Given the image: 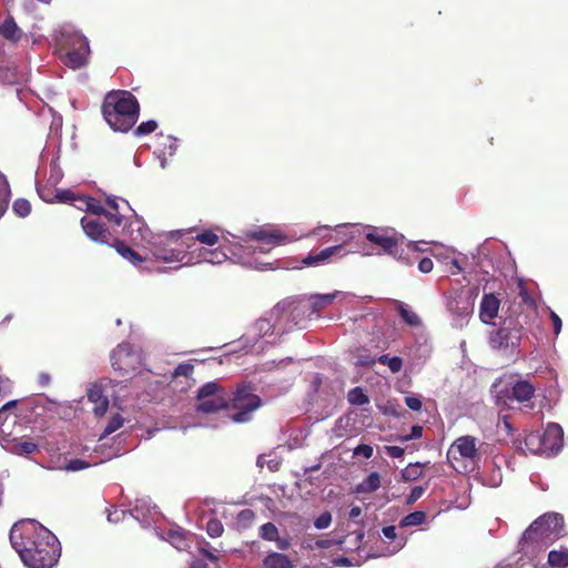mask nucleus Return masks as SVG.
<instances>
[{
	"instance_id": "nucleus-1",
	"label": "nucleus",
	"mask_w": 568,
	"mask_h": 568,
	"mask_svg": "<svg viewBox=\"0 0 568 568\" xmlns=\"http://www.w3.org/2000/svg\"><path fill=\"white\" fill-rule=\"evenodd\" d=\"M10 542L28 568H52L60 557L58 538L32 519L17 521L10 530Z\"/></svg>"
},
{
	"instance_id": "nucleus-2",
	"label": "nucleus",
	"mask_w": 568,
	"mask_h": 568,
	"mask_svg": "<svg viewBox=\"0 0 568 568\" xmlns=\"http://www.w3.org/2000/svg\"><path fill=\"white\" fill-rule=\"evenodd\" d=\"M101 112L112 130L125 133L138 122L140 104L130 91L112 90L104 95Z\"/></svg>"
},
{
	"instance_id": "nucleus-3",
	"label": "nucleus",
	"mask_w": 568,
	"mask_h": 568,
	"mask_svg": "<svg viewBox=\"0 0 568 568\" xmlns=\"http://www.w3.org/2000/svg\"><path fill=\"white\" fill-rule=\"evenodd\" d=\"M227 400V409L234 410L230 418L237 424L250 422L252 414L262 405L260 396L254 393L251 384L239 385Z\"/></svg>"
},
{
	"instance_id": "nucleus-4",
	"label": "nucleus",
	"mask_w": 568,
	"mask_h": 568,
	"mask_svg": "<svg viewBox=\"0 0 568 568\" xmlns=\"http://www.w3.org/2000/svg\"><path fill=\"white\" fill-rule=\"evenodd\" d=\"M113 369L123 378L139 374L144 366V354L130 343L119 344L110 355Z\"/></svg>"
},
{
	"instance_id": "nucleus-5",
	"label": "nucleus",
	"mask_w": 568,
	"mask_h": 568,
	"mask_svg": "<svg viewBox=\"0 0 568 568\" xmlns=\"http://www.w3.org/2000/svg\"><path fill=\"white\" fill-rule=\"evenodd\" d=\"M525 324L526 321L521 322L519 317L517 320H514L513 317L504 318L500 327L489 333V346L497 351H506L508 348L517 347L520 343Z\"/></svg>"
},
{
	"instance_id": "nucleus-6",
	"label": "nucleus",
	"mask_w": 568,
	"mask_h": 568,
	"mask_svg": "<svg viewBox=\"0 0 568 568\" xmlns=\"http://www.w3.org/2000/svg\"><path fill=\"white\" fill-rule=\"evenodd\" d=\"M245 235L248 240L258 243L256 246H250L253 248L254 253L258 252L265 254L271 252L275 246L284 245L290 242V237L285 233L271 225L246 231Z\"/></svg>"
},
{
	"instance_id": "nucleus-7",
	"label": "nucleus",
	"mask_w": 568,
	"mask_h": 568,
	"mask_svg": "<svg viewBox=\"0 0 568 568\" xmlns=\"http://www.w3.org/2000/svg\"><path fill=\"white\" fill-rule=\"evenodd\" d=\"M359 233V230L355 226L347 227V232L344 233V241L342 244L325 247L318 252H310L307 256L302 260L304 266H320L326 263H331L334 258H342L347 255L348 251L345 250V243L352 241Z\"/></svg>"
},
{
	"instance_id": "nucleus-8",
	"label": "nucleus",
	"mask_w": 568,
	"mask_h": 568,
	"mask_svg": "<svg viewBox=\"0 0 568 568\" xmlns=\"http://www.w3.org/2000/svg\"><path fill=\"white\" fill-rule=\"evenodd\" d=\"M564 517L558 514H547L536 519L528 528L529 538L554 539L561 535Z\"/></svg>"
},
{
	"instance_id": "nucleus-9",
	"label": "nucleus",
	"mask_w": 568,
	"mask_h": 568,
	"mask_svg": "<svg viewBox=\"0 0 568 568\" xmlns=\"http://www.w3.org/2000/svg\"><path fill=\"white\" fill-rule=\"evenodd\" d=\"M364 237L377 245L383 253L389 255L398 253V237L395 234H390L387 230L368 226Z\"/></svg>"
},
{
	"instance_id": "nucleus-10",
	"label": "nucleus",
	"mask_w": 568,
	"mask_h": 568,
	"mask_svg": "<svg viewBox=\"0 0 568 568\" xmlns=\"http://www.w3.org/2000/svg\"><path fill=\"white\" fill-rule=\"evenodd\" d=\"M80 223L84 234L90 240L100 244H111L112 233L98 217L83 216Z\"/></svg>"
},
{
	"instance_id": "nucleus-11",
	"label": "nucleus",
	"mask_w": 568,
	"mask_h": 568,
	"mask_svg": "<svg viewBox=\"0 0 568 568\" xmlns=\"http://www.w3.org/2000/svg\"><path fill=\"white\" fill-rule=\"evenodd\" d=\"M483 446L484 444H479L476 437L465 435L456 438L450 449L457 452L462 458L477 463L480 459V450Z\"/></svg>"
},
{
	"instance_id": "nucleus-12",
	"label": "nucleus",
	"mask_w": 568,
	"mask_h": 568,
	"mask_svg": "<svg viewBox=\"0 0 568 568\" xmlns=\"http://www.w3.org/2000/svg\"><path fill=\"white\" fill-rule=\"evenodd\" d=\"M540 436L545 455L557 454L562 447L564 432L558 424H548L546 429L540 433Z\"/></svg>"
},
{
	"instance_id": "nucleus-13",
	"label": "nucleus",
	"mask_w": 568,
	"mask_h": 568,
	"mask_svg": "<svg viewBox=\"0 0 568 568\" xmlns=\"http://www.w3.org/2000/svg\"><path fill=\"white\" fill-rule=\"evenodd\" d=\"M79 201L87 212L98 216L104 215L110 223H113L116 226H121L123 224L124 216L122 214L106 211L97 199L83 195L79 196Z\"/></svg>"
},
{
	"instance_id": "nucleus-14",
	"label": "nucleus",
	"mask_w": 568,
	"mask_h": 568,
	"mask_svg": "<svg viewBox=\"0 0 568 568\" xmlns=\"http://www.w3.org/2000/svg\"><path fill=\"white\" fill-rule=\"evenodd\" d=\"M500 301L494 294H484L479 306V318L485 324H493V320L497 317Z\"/></svg>"
},
{
	"instance_id": "nucleus-15",
	"label": "nucleus",
	"mask_w": 568,
	"mask_h": 568,
	"mask_svg": "<svg viewBox=\"0 0 568 568\" xmlns=\"http://www.w3.org/2000/svg\"><path fill=\"white\" fill-rule=\"evenodd\" d=\"M152 254L156 260L163 262H182L186 257L184 251L164 243H155L152 248Z\"/></svg>"
},
{
	"instance_id": "nucleus-16",
	"label": "nucleus",
	"mask_w": 568,
	"mask_h": 568,
	"mask_svg": "<svg viewBox=\"0 0 568 568\" xmlns=\"http://www.w3.org/2000/svg\"><path fill=\"white\" fill-rule=\"evenodd\" d=\"M199 404L196 406V410L204 414H213L221 409L229 408V400L225 395H219L214 397H205L197 399Z\"/></svg>"
},
{
	"instance_id": "nucleus-17",
	"label": "nucleus",
	"mask_w": 568,
	"mask_h": 568,
	"mask_svg": "<svg viewBox=\"0 0 568 568\" xmlns=\"http://www.w3.org/2000/svg\"><path fill=\"white\" fill-rule=\"evenodd\" d=\"M88 398L94 403L93 413L98 417H102L109 407V399L103 394L101 386L94 385L88 390Z\"/></svg>"
},
{
	"instance_id": "nucleus-18",
	"label": "nucleus",
	"mask_w": 568,
	"mask_h": 568,
	"mask_svg": "<svg viewBox=\"0 0 568 568\" xmlns=\"http://www.w3.org/2000/svg\"><path fill=\"white\" fill-rule=\"evenodd\" d=\"M535 395V387L527 381H518L511 388V398L519 403L530 400Z\"/></svg>"
},
{
	"instance_id": "nucleus-19",
	"label": "nucleus",
	"mask_w": 568,
	"mask_h": 568,
	"mask_svg": "<svg viewBox=\"0 0 568 568\" xmlns=\"http://www.w3.org/2000/svg\"><path fill=\"white\" fill-rule=\"evenodd\" d=\"M292 560L284 554L270 552L262 562V568H293Z\"/></svg>"
},
{
	"instance_id": "nucleus-20",
	"label": "nucleus",
	"mask_w": 568,
	"mask_h": 568,
	"mask_svg": "<svg viewBox=\"0 0 568 568\" xmlns=\"http://www.w3.org/2000/svg\"><path fill=\"white\" fill-rule=\"evenodd\" d=\"M196 258L199 263L206 262L211 264H222L227 260V256L223 251L219 248L211 250L202 247L199 248Z\"/></svg>"
},
{
	"instance_id": "nucleus-21",
	"label": "nucleus",
	"mask_w": 568,
	"mask_h": 568,
	"mask_svg": "<svg viewBox=\"0 0 568 568\" xmlns=\"http://www.w3.org/2000/svg\"><path fill=\"white\" fill-rule=\"evenodd\" d=\"M88 51H89V45H88V43L83 42L80 49L69 51L65 54V64L73 69L84 65L87 62Z\"/></svg>"
},
{
	"instance_id": "nucleus-22",
	"label": "nucleus",
	"mask_w": 568,
	"mask_h": 568,
	"mask_svg": "<svg viewBox=\"0 0 568 568\" xmlns=\"http://www.w3.org/2000/svg\"><path fill=\"white\" fill-rule=\"evenodd\" d=\"M110 246H113L115 251L125 260H129L134 265H138L143 258L131 247H129L123 241L112 239Z\"/></svg>"
},
{
	"instance_id": "nucleus-23",
	"label": "nucleus",
	"mask_w": 568,
	"mask_h": 568,
	"mask_svg": "<svg viewBox=\"0 0 568 568\" xmlns=\"http://www.w3.org/2000/svg\"><path fill=\"white\" fill-rule=\"evenodd\" d=\"M303 308L304 305L300 300H286L276 305L277 311L282 310L283 312L290 313V315L293 317V321H295V324H300L301 318L297 317L301 313L304 312Z\"/></svg>"
},
{
	"instance_id": "nucleus-24",
	"label": "nucleus",
	"mask_w": 568,
	"mask_h": 568,
	"mask_svg": "<svg viewBox=\"0 0 568 568\" xmlns=\"http://www.w3.org/2000/svg\"><path fill=\"white\" fill-rule=\"evenodd\" d=\"M0 33L3 38L13 42H17L21 38V31L12 17H8L0 26Z\"/></svg>"
},
{
	"instance_id": "nucleus-25",
	"label": "nucleus",
	"mask_w": 568,
	"mask_h": 568,
	"mask_svg": "<svg viewBox=\"0 0 568 568\" xmlns=\"http://www.w3.org/2000/svg\"><path fill=\"white\" fill-rule=\"evenodd\" d=\"M381 486V476L378 473H371L362 483L356 486V491L361 494H371Z\"/></svg>"
},
{
	"instance_id": "nucleus-26",
	"label": "nucleus",
	"mask_w": 568,
	"mask_h": 568,
	"mask_svg": "<svg viewBox=\"0 0 568 568\" xmlns=\"http://www.w3.org/2000/svg\"><path fill=\"white\" fill-rule=\"evenodd\" d=\"M336 294L337 293L311 295L310 302L312 313H318L322 310L326 308L328 305H331L336 298Z\"/></svg>"
},
{
	"instance_id": "nucleus-27",
	"label": "nucleus",
	"mask_w": 568,
	"mask_h": 568,
	"mask_svg": "<svg viewBox=\"0 0 568 568\" xmlns=\"http://www.w3.org/2000/svg\"><path fill=\"white\" fill-rule=\"evenodd\" d=\"M397 311L402 320L409 326L416 327L422 324L420 317L403 302L397 303Z\"/></svg>"
},
{
	"instance_id": "nucleus-28",
	"label": "nucleus",
	"mask_w": 568,
	"mask_h": 568,
	"mask_svg": "<svg viewBox=\"0 0 568 568\" xmlns=\"http://www.w3.org/2000/svg\"><path fill=\"white\" fill-rule=\"evenodd\" d=\"M10 185L3 173L0 172V217L4 214L8 209L10 201Z\"/></svg>"
},
{
	"instance_id": "nucleus-29",
	"label": "nucleus",
	"mask_w": 568,
	"mask_h": 568,
	"mask_svg": "<svg viewBox=\"0 0 568 568\" xmlns=\"http://www.w3.org/2000/svg\"><path fill=\"white\" fill-rule=\"evenodd\" d=\"M525 446L532 454H545L540 432H531L525 437Z\"/></svg>"
},
{
	"instance_id": "nucleus-30",
	"label": "nucleus",
	"mask_w": 568,
	"mask_h": 568,
	"mask_svg": "<svg viewBox=\"0 0 568 568\" xmlns=\"http://www.w3.org/2000/svg\"><path fill=\"white\" fill-rule=\"evenodd\" d=\"M168 540L179 550H184L189 544L186 532L183 529H172L168 532Z\"/></svg>"
},
{
	"instance_id": "nucleus-31",
	"label": "nucleus",
	"mask_w": 568,
	"mask_h": 568,
	"mask_svg": "<svg viewBox=\"0 0 568 568\" xmlns=\"http://www.w3.org/2000/svg\"><path fill=\"white\" fill-rule=\"evenodd\" d=\"M548 564L552 567L566 568L568 566V550H551L548 554Z\"/></svg>"
},
{
	"instance_id": "nucleus-32",
	"label": "nucleus",
	"mask_w": 568,
	"mask_h": 568,
	"mask_svg": "<svg viewBox=\"0 0 568 568\" xmlns=\"http://www.w3.org/2000/svg\"><path fill=\"white\" fill-rule=\"evenodd\" d=\"M219 395H224L221 386L215 382H209L200 387L196 399H205V397H214Z\"/></svg>"
},
{
	"instance_id": "nucleus-33",
	"label": "nucleus",
	"mask_w": 568,
	"mask_h": 568,
	"mask_svg": "<svg viewBox=\"0 0 568 568\" xmlns=\"http://www.w3.org/2000/svg\"><path fill=\"white\" fill-rule=\"evenodd\" d=\"M382 531L387 539L393 541V548L390 550L392 554L398 551L404 547L405 540L404 538H397L395 526L383 527Z\"/></svg>"
},
{
	"instance_id": "nucleus-34",
	"label": "nucleus",
	"mask_w": 568,
	"mask_h": 568,
	"mask_svg": "<svg viewBox=\"0 0 568 568\" xmlns=\"http://www.w3.org/2000/svg\"><path fill=\"white\" fill-rule=\"evenodd\" d=\"M426 520V514L424 511L417 510L413 511L405 517L402 518L399 526L400 527H412L422 525Z\"/></svg>"
},
{
	"instance_id": "nucleus-35",
	"label": "nucleus",
	"mask_w": 568,
	"mask_h": 568,
	"mask_svg": "<svg viewBox=\"0 0 568 568\" xmlns=\"http://www.w3.org/2000/svg\"><path fill=\"white\" fill-rule=\"evenodd\" d=\"M347 400L352 405L362 406L369 402L368 396L364 393L362 387H354L347 394Z\"/></svg>"
},
{
	"instance_id": "nucleus-36",
	"label": "nucleus",
	"mask_w": 568,
	"mask_h": 568,
	"mask_svg": "<svg viewBox=\"0 0 568 568\" xmlns=\"http://www.w3.org/2000/svg\"><path fill=\"white\" fill-rule=\"evenodd\" d=\"M420 463L409 464L404 470H402V478L405 481H414L423 475V468Z\"/></svg>"
},
{
	"instance_id": "nucleus-37",
	"label": "nucleus",
	"mask_w": 568,
	"mask_h": 568,
	"mask_svg": "<svg viewBox=\"0 0 568 568\" xmlns=\"http://www.w3.org/2000/svg\"><path fill=\"white\" fill-rule=\"evenodd\" d=\"M255 518V513L252 509H243L237 514L236 525L240 529H247L251 527Z\"/></svg>"
},
{
	"instance_id": "nucleus-38",
	"label": "nucleus",
	"mask_w": 568,
	"mask_h": 568,
	"mask_svg": "<svg viewBox=\"0 0 568 568\" xmlns=\"http://www.w3.org/2000/svg\"><path fill=\"white\" fill-rule=\"evenodd\" d=\"M278 534V529L273 523L263 524L258 530L260 537L267 541L277 540Z\"/></svg>"
},
{
	"instance_id": "nucleus-39",
	"label": "nucleus",
	"mask_w": 568,
	"mask_h": 568,
	"mask_svg": "<svg viewBox=\"0 0 568 568\" xmlns=\"http://www.w3.org/2000/svg\"><path fill=\"white\" fill-rule=\"evenodd\" d=\"M124 418L121 414H114L109 419L101 438L106 437L123 426Z\"/></svg>"
},
{
	"instance_id": "nucleus-40",
	"label": "nucleus",
	"mask_w": 568,
	"mask_h": 568,
	"mask_svg": "<svg viewBox=\"0 0 568 568\" xmlns=\"http://www.w3.org/2000/svg\"><path fill=\"white\" fill-rule=\"evenodd\" d=\"M202 244H206L209 246H213L219 242V235L214 233L212 230H205L201 233H197L195 236H192Z\"/></svg>"
},
{
	"instance_id": "nucleus-41",
	"label": "nucleus",
	"mask_w": 568,
	"mask_h": 568,
	"mask_svg": "<svg viewBox=\"0 0 568 568\" xmlns=\"http://www.w3.org/2000/svg\"><path fill=\"white\" fill-rule=\"evenodd\" d=\"M224 531L223 524L217 518H211L206 523V532L212 538H217L222 536Z\"/></svg>"
},
{
	"instance_id": "nucleus-42",
	"label": "nucleus",
	"mask_w": 568,
	"mask_h": 568,
	"mask_svg": "<svg viewBox=\"0 0 568 568\" xmlns=\"http://www.w3.org/2000/svg\"><path fill=\"white\" fill-rule=\"evenodd\" d=\"M13 212L20 216L26 217L31 213V204L26 199H17L12 205Z\"/></svg>"
},
{
	"instance_id": "nucleus-43",
	"label": "nucleus",
	"mask_w": 568,
	"mask_h": 568,
	"mask_svg": "<svg viewBox=\"0 0 568 568\" xmlns=\"http://www.w3.org/2000/svg\"><path fill=\"white\" fill-rule=\"evenodd\" d=\"M38 450V445L31 440L20 442L17 445H14V452L19 455H30Z\"/></svg>"
},
{
	"instance_id": "nucleus-44",
	"label": "nucleus",
	"mask_w": 568,
	"mask_h": 568,
	"mask_svg": "<svg viewBox=\"0 0 568 568\" xmlns=\"http://www.w3.org/2000/svg\"><path fill=\"white\" fill-rule=\"evenodd\" d=\"M460 302L455 300L449 303V311L460 317H466L470 313V307L467 302H463L462 306L459 305Z\"/></svg>"
},
{
	"instance_id": "nucleus-45",
	"label": "nucleus",
	"mask_w": 568,
	"mask_h": 568,
	"mask_svg": "<svg viewBox=\"0 0 568 568\" xmlns=\"http://www.w3.org/2000/svg\"><path fill=\"white\" fill-rule=\"evenodd\" d=\"M158 129V123L154 120H149L139 124L134 130V135L141 136L154 132Z\"/></svg>"
},
{
	"instance_id": "nucleus-46",
	"label": "nucleus",
	"mask_w": 568,
	"mask_h": 568,
	"mask_svg": "<svg viewBox=\"0 0 568 568\" xmlns=\"http://www.w3.org/2000/svg\"><path fill=\"white\" fill-rule=\"evenodd\" d=\"M424 428L420 425H414L410 428V433L408 435H403L397 438L398 442L405 443L412 439H418L423 436Z\"/></svg>"
},
{
	"instance_id": "nucleus-47",
	"label": "nucleus",
	"mask_w": 568,
	"mask_h": 568,
	"mask_svg": "<svg viewBox=\"0 0 568 568\" xmlns=\"http://www.w3.org/2000/svg\"><path fill=\"white\" fill-rule=\"evenodd\" d=\"M194 372V366L190 363H182V364H179L174 372H173V376L174 377H179V376H184V377H190Z\"/></svg>"
},
{
	"instance_id": "nucleus-48",
	"label": "nucleus",
	"mask_w": 568,
	"mask_h": 568,
	"mask_svg": "<svg viewBox=\"0 0 568 568\" xmlns=\"http://www.w3.org/2000/svg\"><path fill=\"white\" fill-rule=\"evenodd\" d=\"M89 467H90V464L88 462H85L83 459H79V458L71 459L65 465V469L69 471H79L82 469H87Z\"/></svg>"
},
{
	"instance_id": "nucleus-49",
	"label": "nucleus",
	"mask_w": 568,
	"mask_h": 568,
	"mask_svg": "<svg viewBox=\"0 0 568 568\" xmlns=\"http://www.w3.org/2000/svg\"><path fill=\"white\" fill-rule=\"evenodd\" d=\"M332 523V515L329 511L322 513L314 521V526L317 529L327 528Z\"/></svg>"
},
{
	"instance_id": "nucleus-50",
	"label": "nucleus",
	"mask_w": 568,
	"mask_h": 568,
	"mask_svg": "<svg viewBox=\"0 0 568 568\" xmlns=\"http://www.w3.org/2000/svg\"><path fill=\"white\" fill-rule=\"evenodd\" d=\"M105 511L108 520L114 524L121 521L125 516V513L123 510H120L115 507L106 508Z\"/></svg>"
},
{
	"instance_id": "nucleus-51",
	"label": "nucleus",
	"mask_w": 568,
	"mask_h": 568,
	"mask_svg": "<svg viewBox=\"0 0 568 568\" xmlns=\"http://www.w3.org/2000/svg\"><path fill=\"white\" fill-rule=\"evenodd\" d=\"M374 449L371 445L367 444H361L356 446L353 450L354 456H363L366 459L371 458L373 456Z\"/></svg>"
},
{
	"instance_id": "nucleus-52",
	"label": "nucleus",
	"mask_w": 568,
	"mask_h": 568,
	"mask_svg": "<svg viewBox=\"0 0 568 568\" xmlns=\"http://www.w3.org/2000/svg\"><path fill=\"white\" fill-rule=\"evenodd\" d=\"M55 199L59 202H72V201H79V196H75V194L70 190H60L55 194Z\"/></svg>"
},
{
	"instance_id": "nucleus-53",
	"label": "nucleus",
	"mask_w": 568,
	"mask_h": 568,
	"mask_svg": "<svg viewBox=\"0 0 568 568\" xmlns=\"http://www.w3.org/2000/svg\"><path fill=\"white\" fill-rule=\"evenodd\" d=\"M405 404L409 409L415 410V412H419L423 406L422 400L416 396H406Z\"/></svg>"
},
{
	"instance_id": "nucleus-54",
	"label": "nucleus",
	"mask_w": 568,
	"mask_h": 568,
	"mask_svg": "<svg viewBox=\"0 0 568 568\" xmlns=\"http://www.w3.org/2000/svg\"><path fill=\"white\" fill-rule=\"evenodd\" d=\"M387 366L392 373H398L403 368V359L399 356H393Z\"/></svg>"
},
{
	"instance_id": "nucleus-55",
	"label": "nucleus",
	"mask_w": 568,
	"mask_h": 568,
	"mask_svg": "<svg viewBox=\"0 0 568 568\" xmlns=\"http://www.w3.org/2000/svg\"><path fill=\"white\" fill-rule=\"evenodd\" d=\"M425 491V488L422 486H415L412 488L410 494L407 498L408 504L415 503L417 499H419Z\"/></svg>"
},
{
	"instance_id": "nucleus-56",
	"label": "nucleus",
	"mask_w": 568,
	"mask_h": 568,
	"mask_svg": "<svg viewBox=\"0 0 568 568\" xmlns=\"http://www.w3.org/2000/svg\"><path fill=\"white\" fill-rule=\"evenodd\" d=\"M387 455L392 458H402L405 449L399 446H385Z\"/></svg>"
},
{
	"instance_id": "nucleus-57",
	"label": "nucleus",
	"mask_w": 568,
	"mask_h": 568,
	"mask_svg": "<svg viewBox=\"0 0 568 568\" xmlns=\"http://www.w3.org/2000/svg\"><path fill=\"white\" fill-rule=\"evenodd\" d=\"M433 266H434L433 261L429 257H423L418 262V270L422 273H429L433 270Z\"/></svg>"
},
{
	"instance_id": "nucleus-58",
	"label": "nucleus",
	"mask_w": 568,
	"mask_h": 568,
	"mask_svg": "<svg viewBox=\"0 0 568 568\" xmlns=\"http://www.w3.org/2000/svg\"><path fill=\"white\" fill-rule=\"evenodd\" d=\"M376 363V359L369 355L359 356L357 359V366L372 367Z\"/></svg>"
},
{
	"instance_id": "nucleus-59",
	"label": "nucleus",
	"mask_w": 568,
	"mask_h": 568,
	"mask_svg": "<svg viewBox=\"0 0 568 568\" xmlns=\"http://www.w3.org/2000/svg\"><path fill=\"white\" fill-rule=\"evenodd\" d=\"M550 318L554 325L555 334H559L562 325L560 317L555 312H550Z\"/></svg>"
},
{
	"instance_id": "nucleus-60",
	"label": "nucleus",
	"mask_w": 568,
	"mask_h": 568,
	"mask_svg": "<svg viewBox=\"0 0 568 568\" xmlns=\"http://www.w3.org/2000/svg\"><path fill=\"white\" fill-rule=\"evenodd\" d=\"M105 202H106V205L111 209V211H110L111 213H119V204H118L115 197L108 196Z\"/></svg>"
},
{
	"instance_id": "nucleus-61",
	"label": "nucleus",
	"mask_w": 568,
	"mask_h": 568,
	"mask_svg": "<svg viewBox=\"0 0 568 568\" xmlns=\"http://www.w3.org/2000/svg\"><path fill=\"white\" fill-rule=\"evenodd\" d=\"M51 382V376L48 374V373H40L38 375V383L42 386V387H47L49 386Z\"/></svg>"
},
{
	"instance_id": "nucleus-62",
	"label": "nucleus",
	"mask_w": 568,
	"mask_h": 568,
	"mask_svg": "<svg viewBox=\"0 0 568 568\" xmlns=\"http://www.w3.org/2000/svg\"><path fill=\"white\" fill-rule=\"evenodd\" d=\"M276 546L281 550H286L290 547V540L287 538H281L280 534L277 535V540H274Z\"/></svg>"
},
{
	"instance_id": "nucleus-63",
	"label": "nucleus",
	"mask_w": 568,
	"mask_h": 568,
	"mask_svg": "<svg viewBox=\"0 0 568 568\" xmlns=\"http://www.w3.org/2000/svg\"><path fill=\"white\" fill-rule=\"evenodd\" d=\"M361 515H362V508L359 506H353L348 513V518L352 520H355Z\"/></svg>"
},
{
	"instance_id": "nucleus-64",
	"label": "nucleus",
	"mask_w": 568,
	"mask_h": 568,
	"mask_svg": "<svg viewBox=\"0 0 568 568\" xmlns=\"http://www.w3.org/2000/svg\"><path fill=\"white\" fill-rule=\"evenodd\" d=\"M190 568H209V566L203 560L197 559L190 565Z\"/></svg>"
}]
</instances>
